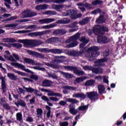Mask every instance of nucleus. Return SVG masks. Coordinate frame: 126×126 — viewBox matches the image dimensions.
Listing matches in <instances>:
<instances>
[{"instance_id": "obj_29", "label": "nucleus", "mask_w": 126, "mask_h": 126, "mask_svg": "<svg viewBox=\"0 0 126 126\" xmlns=\"http://www.w3.org/2000/svg\"><path fill=\"white\" fill-rule=\"evenodd\" d=\"M77 14V10H68V16H72V18L73 19V17L75 16V15Z\"/></svg>"}, {"instance_id": "obj_9", "label": "nucleus", "mask_w": 126, "mask_h": 126, "mask_svg": "<svg viewBox=\"0 0 126 126\" xmlns=\"http://www.w3.org/2000/svg\"><path fill=\"white\" fill-rule=\"evenodd\" d=\"M77 5L79 6V9H80L81 11H85V7L87 8H91V5L88 3H86L85 4L82 3H78Z\"/></svg>"}, {"instance_id": "obj_11", "label": "nucleus", "mask_w": 126, "mask_h": 126, "mask_svg": "<svg viewBox=\"0 0 126 126\" xmlns=\"http://www.w3.org/2000/svg\"><path fill=\"white\" fill-rule=\"evenodd\" d=\"M18 42L20 43H23L24 47H28V46H33V40L32 39H24L19 40Z\"/></svg>"}, {"instance_id": "obj_17", "label": "nucleus", "mask_w": 126, "mask_h": 126, "mask_svg": "<svg viewBox=\"0 0 126 126\" xmlns=\"http://www.w3.org/2000/svg\"><path fill=\"white\" fill-rule=\"evenodd\" d=\"M48 96H50L51 97H54L55 96H56L57 97H63V95L60 93H55L53 91H48V94H47Z\"/></svg>"}, {"instance_id": "obj_44", "label": "nucleus", "mask_w": 126, "mask_h": 126, "mask_svg": "<svg viewBox=\"0 0 126 126\" xmlns=\"http://www.w3.org/2000/svg\"><path fill=\"white\" fill-rule=\"evenodd\" d=\"M63 89H67V90H76V88H74L73 87L69 86H63Z\"/></svg>"}, {"instance_id": "obj_34", "label": "nucleus", "mask_w": 126, "mask_h": 126, "mask_svg": "<svg viewBox=\"0 0 126 126\" xmlns=\"http://www.w3.org/2000/svg\"><path fill=\"white\" fill-rule=\"evenodd\" d=\"M93 72H94V73L101 74V73H103V69L101 68H94L93 69Z\"/></svg>"}, {"instance_id": "obj_63", "label": "nucleus", "mask_w": 126, "mask_h": 126, "mask_svg": "<svg viewBox=\"0 0 126 126\" xmlns=\"http://www.w3.org/2000/svg\"><path fill=\"white\" fill-rule=\"evenodd\" d=\"M19 104L20 106H21L22 107H25L26 106V103H25V101L23 100H20L19 101Z\"/></svg>"}, {"instance_id": "obj_7", "label": "nucleus", "mask_w": 126, "mask_h": 126, "mask_svg": "<svg viewBox=\"0 0 126 126\" xmlns=\"http://www.w3.org/2000/svg\"><path fill=\"white\" fill-rule=\"evenodd\" d=\"M27 52L29 55L32 56V57H36V58H40V59H45V55L44 54L31 50H27Z\"/></svg>"}, {"instance_id": "obj_30", "label": "nucleus", "mask_w": 126, "mask_h": 126, "mask_svg": "<svg viewBox=\"0 0 126 126\" xmlns=\"http://www.w3.org/2000/svg\"><path fill=\"white\" fill-rule=\"evenodd\" d=\"M49 53H53V54H62L63 50L58 49H49Z\"/></svg>"}, {"instance_id": "obj_32", "label": "nucleus", "mask_w": 126, "mask_h": 126, "mask_svg": "<svg viewBox=\"0 0 126 126\" xmlns=\"http://www.w3.org/2000/svg\"><path fill=\"white\" fill-rule=\"evenodd\" d=\"M42 44H44V42L41 40H32V46H40Z\"/></svg>"}, {"instance_id": "obj_33", "label": "nucleus", "mask_w": 126, "mask_h": 126, "mask_svg": "<svg viewBox=\"0 0 126 126\" xmlns=\"http://www.w3.org/2000/svg\"><path fill=\"white\" fill-rule=\"evenodd\" d=\"M97 88L98 89V93L99 94H103L105 92V87L102 85H99L97 87Z\"/></svg>"}, {"instance_id": "obj_46", "label": "nucleus", "mask_w": 126, "mask_h": 126, "mask_svg": "<svg viewBox=\"0 0 126 126\" xmlns=\"http://www.w3.org/2000/svg\"><path fill=\"white\" fill-rule=\"evenodd\" d=\"M102 1L100 0H95L94 1H93L92 2V4L93 5H97L98 4H101L102 3Z\"/></svg>"}, {"instance_id": "obj_41", "label": "nucleus", "mask_w": 126, "mask_h": 126, "mask_svg": "<svg viewBox=\"0 0 126 126\" xmlns=\"http://www.w3.org/2000/svg\"><path fill=\"white\" fill-rule=\"evenodd\" d=\"M88 109V105H81L78 108V111H86Z\"/></svg>"}, {"instance_id": "obj_20", "label": "nucleus", "mask_w": 126, "mask_h": 126, "mask_svg": "<svg viewBox=\"0 0 126 126\" xmlns=\"http://www.w3.org/2000/svg\"><path fill=\"white\" fill-rule=\"evenodd\" d=\"M52 7L54 9L57 10V11H60V9H63V8H64V7H66V5L63 4H54L53 5Z\"/></svg>"}, {"instance_id": "obj_40", "label": "nucleus", "mask_w": 126, "mask_h": 126, "mask_svg": "<svg viewBox=\"0 0 126 126\" xmlns=\"http://www.w3.org/2000/svg\"><path fill=\"white\" fill-rule=\"evenodd\" d=\"M56 26H57L56 25L50 24V25L43 26L42 27V28H43V29H50V28H54V27H56Z\"/></svg>"}, {"instance_id": "obj_12", "label": "nucleus", "mask_w": 126, "mask_h": 126, "mask_svg": "<svg viewBox=\"0 0 126 126\" xmlns=\"http://www.w3.org/2000/svg\"><path fill=\"white\" fill-rule=\"evenodd\" d=\"M86 94L88 98L91 99V100H95V99H97V98H98V93L97 92L87 93Z\"/></svg>"}, {"instance_id": "obj_16", "label": "nucleus", "mask_w": 126, "mask_h": 126, "mask_svg": "<svg viewBox=\"0 0 126 126\" xmlns=\"http://www.w3.org/2000/svg\"><path fill=\"white\" fill-rule=\"evenodd\" d=\"M4 58L5 59H7V60H9V61H10L11 62H16L15 59L13 58L12 56L10 55V53L8 51H5L4 54Z\"/></svg>"}, {"instance_id": "obj_51", "label": "nucleus", "mask_w": 126, "mask_h": 126, "mask_svg": "<svg viewBox=\"0 0 126 126\" xmlns=\"http://www.w3.org/2000/svg\"><path fill=\"white\" fill-rule=\"evenodd\" d=\"M11 47H15V48H21L22 47V45L20 43H13L11 44Z\"/></svg>"}, {"instance_id": "obj_38", "label": "nucleus", "mask_w": 126, "mask_h": 126, "mask_svg": "<svg viewBox=\"0 0 126 126\" xmlns=\"http://www.w3.org/2000/svg\"><path fill=\"white\" fill-rule=\"evenodd\" d=\"M29 16L28 15V10H25L21 14V17L22 18H27Z\"/></svg>"}, {"instance_id": "obj_23", "label": "nucleus", "mask_w": 126, "mask_h": 126, "mask_svg": "<svg viewBox=\"0 0 126 126\" xmlns=\"http://www.w3.org/2000/svg\"><path fill=\"white\" fill-rule=\"evenodd\" d=\"M52 84H53V82L48 80H45L42 82V86L44 87H50Z\"/></svg>"}, {"instance_id": "obj_60", "label": "nucleus", "mask_w": 126, "mask_h": 126, "mask_svg": "<svg viewBox=\"0 0 126 126\" xmlns=\"http://www.w3.org/2000/svg\"><path fill=\"white\" fill-rule=\"evenodd\" d=\"M29 32H31V31H29V30L20 31L16 32H15V33L22 34L23 33H29Z\"/></svg>"}, {"instance_id": "obj_15", "label": "nucleus", "mask_w": 126, "mask_h": 126, "mask_svg": "<svg viewBox=\"0 0 126 126\" xmlns=\"http://www.w3.org/2000/svg\"><path fill=\"white\" fill-rule=\"evenodd\" d=\"M69 112L72 115H76L78 112V109H75V105H73L72 104H71L69 106Z\"/></svg>"}, {"instance_id": "obj_13", "label": "nucleus", "mask_w": 126, "mask_h": 126, "mask_svg": "<svg viewBox=\"0 0 126 126\" xmlns=\"http://www.w3.org/2000/svg\"><path fill=\"white\" fill-rule=\"evenodd\" d=\"M54 21H56V19L54 18H45L39 20V22L40 24H48L51 23V22H54Z\"/></svg>"}, {"instance_id": "obj_39", "label": "nucleus", "mask_w": 126, "mask_h": 126, "mask_svg": "<svg viewBox=\"0 0 126 126\" xmlns=\"http://www.w3.org/2000/svg\"><path fill=\"white\" fill-rule=\"evenodd\" d=\"M28 15L29 16L28 17H33V16H36L37 15V13L28 10Z\"/></svg>"}, {"instance_id": "obj_47", "label": "nucleus", "mask_w": 126, "mask_h": 126, "mask_svg": "<svg viewBox=\"0 0 126 126\" xmlns=\"http://www.w3.org/2000/svg\"><path fill=\"white\" fill-rule=\"evenodd\" d=\"M36 112H37V116L38 117V118L41 117V116H42V114H43V110H42V109L41 108H38L36 110Z\"/></svg>"}, {"instance_id": "obj_37", "label": "nucleus", "mask_w": 126, "mask_h": 126, "mask_svg": "<svg viewBox=\"0 0 126 126\" xmlns=\"http://www.w3.org/2000/svg\"><path fill=\"white\" fill-rule=\"evenodd\" d=\"M105 22V18H104V16L100 15L99 17L96 20V23H103Z\"/></svg>"}, {"instance_id": "obj_22", "label": "nucleus", "mask_w": 126, "mask_h": 126, "mask_svg": "<svg viewBox=\"0 0 126 126\" xmlns=\"http://www.w3.org/2000/svg\"><path fill=\"white\" fill-rule=\"evenodd\" d=\"M59 72H60V73L63 75V77H65L67 79L73 77V75L70 73L63 72L62 71H59Z\"/></svg>"}, {"instance_id": "obj_14", "label": "nucleus", "mask_w": 126, "mask_h": 126, "mask_svg": "<svg viewBox=\"0 0 126 126\" xmlns=\"http://www.w3.org/2000/svg\"><path fill=\"white\" fill-rule=\"evenodd\" d=\"M78 24V23H77V22H75L73 24L68 25V27L69 28H74L70 29L69 30V32H74L75 31H77L78 29V26H77Z\"/></svg>"}, {"instance_id": "obj_31", "label": "nucleus", "mask_w": 126, "mask_h": 126, "mask_svg": "<svg viewBox=\"0 0 126 126\" xmlns=\"http://www.w3.org/2000/svg\"><path fill=\"white\" fill-rule=\"evenodd\" d=\"M36 51L40 52V53H50V50L48 48H36Z\"/></svg>"}, {"instance_id": "obj_56", "label": "nucleus", "mask_w": 126, "mask_h": 126, "mask_svg": "<svg viewBox=\"0 0 126 126\" xmlns=\"http://www.w3.org/2000/svg\"><path fill=\"white\" fill-rule=\"evenodd\" d=\"M16 117H17V120L18 121H21L22 120V114L20 113H18L16 114Z\"/></svg>"}, {"instance_id": "obj_19", "label": "nucleus", "mask_w": 126, "mask_h": 126, "mask_svg": "<svg viewBox=\"0 0 126 126\" xmlns=\"http://www.w3.org/2000/svg\"><path fill=\"white\" fill-rule=\"evenodd\" d=\"M95 84H96V81L93 79L87 80L85 83V86H93V87H94Z\"/></svg>"}, {"instance_id": "obj_55", "label": "nucleus", "mask_w": 126, "mask_h": 126, "mask_svg": "<svg viewBox=\"0 0 126 126\" xmlns=\"http://www.w3.org/2000/svg\"><path fill=\"white\" fill-rule=\"evenodd\" d=\"M101 9L100 8H97L94 11L92 12V14H97V13H101Z\"/></svg>"}, {"instance_id": "obj_35", "label": "nucleus", "mask_w": 126, "mask_h": 126, "mask_svg": "<svg viewBox=\"0 0 126 126\" xmlns=\"http://www.w3.org/2000/svg\"><path fill=\"white\" fill-rule=\"evenodd\" d=\"M7 76L10 78V79H11V80H16V79H17V76H15L13 73H8Z\"/></svg>"}, {"instance_id": "obj_27", "label": "nucleus", "mask_w": 126, "mask_h": 126, "mask_svg": "<svg viewBox=\"0 0 126 126\" xmlns=\"http://www.w3.org/2000/svg\"><path fill=\"white\" fill-rule=\"evenodd\" d=\"M1 89L4 93L6 91V84L5 83V79L4 78H1Z\"/></svg>"}, {"instance_id": "obj_48", "label": "nucleus", "mask_w": 126, "mask_h": 126, "mask_svg": "<svg viewBox=\"0 0 126 126\" xmlns=\"http://www.w3.org/2000/svg\"><path fill=\"white\" fill-rule=\"evenodd\" d=\"M64 68L68 69V70H75L76 69V67L71 66H65Z\"/></svg>"}, {"instance_id": "obj_28", "label": "nucleus", "mask_w": 126, "mask_h": 126, "mask_svg": "<svg viewBox=\"0 0 126 126\" xmlns=\"http://www.w3.org/2000/svg\"><path fill=\"white\" fill-rule=\"evenodd\" d=\"M59 41V38L57 37H52L51 38H49L46 41V43H58Z\"/></svg>"}, {"instance_id": "obj_58", "label": "nucleus", "mask_w": 126, "mask_h": 126, "mask_svg": "<svg viewBox=\"0 0 126 126\" xmlns=\"http://www.w3.org/2000/svg\"><path fill=\"white\" fill-rule=\"evenodd\" d=\"M16 18H17V16H12L10 18L7 19L6 20H4L3 21H11L12 20H14V19H16Z\"/></svg>"}, {"instance_id": "obj_53", "label": "nucleus", "mask_w": 126, "mask_h": 126, "mask_svg": "<svg viewBox=\"0 0 126 126\" xmlns=\"http://www.w3.org/2000/svg\"><path fill=\"white\" fill-rule=\"evenodd\" d=\"M67 101L69 102L70 103H72L73 104H75V103H77V100L74 98H67Z\"/></svg>"}, {"instance_id": "obj_59", "label": "nucleus", "mask_w": 126, "mask_h": 126, "mask_svg": "<svg viewBox=\"0 0 126 126\" xmlns=\"http://www.w3.org/2000/svg\"><path fill=\"white\" fill-rule=\"evenodd\" d=\"M33 68H34V69H37L38 70H41V71H46V69L44 67L34 66Z\"/></svg>"}, {"instance_id": "obj_4", "label": "nucleus", "mask_w": 126, "mask_h": 126, "mask_svg": "<svg viewBox=\"0 0 126 126\" xmlns=\"http://www.w3.org/2000/svg\"><path fill=\"white\" fill-rule=\"evenodd\" d=\"M93 31L95 35H100V34H104V32H108V28L103 26H95L94 27Z\"/></svg>"}, {"instance_id": "obj_43", "label": "nucleus", "mask_w": 126, "mask_h": 126, "mask_svg": "<svg viewBox=\"0 0 126 126\" xmlns=\"http://www.w3.org/2000/svg\"><path fill=\"white\" fill-rule=\"evenodd\" d=\"M46 109L48 110L47 113V117L48 118H50L51 117V107H50L49 106L46 105Z\"/></svg>"}, {"instance_id": "obj_25", "label": "nucleus", "mask_w": 126, "mask_h": 126, "mask_svg": "<svg viewBox=\"0 0 126 126\" xmlns=\"http://www.w3.org/2000/svg\"><path fill=\"white\" fill-rule=\"evenodd\" d=\"M65 53L67 54V55H68V56H73L74 57H75L78 55L77 52L74 50H66Z\"/></svg>"}, {"instance_id": "obj_24", "label": "nucleus", "mask_w": 126, "mask_h": 126, "mask_svg": "<svg viewBox=\"0 0 126 126\" xmlns=\"http://www.w3.org/2000/svg\"><path fill=\"white\" fill-rule=\"evenodd\" d=\"M48 8V5L46 4H40L36 6L35 9L36 10H42L43 9H47Z\"/></svg>"}, {"instance_id": "obj_10", "label": "nucleus", "mask_w": 126, "mask_h": 126, "mask_svg": "<svg viewBox=\"0 0 126 126\" xmlns=\"http://www.w3.org/2000/svg\"><path fill=\"white\" fill-rule=\"evenodd\" d=\"M110 42V38L106 36H99L97 38V43L99 44H107Z\"/></svg>"}, {"instance_id": "obj_5", "label": "nucleus", "mask_w": 126, "mask_h": 126, "mask_svg": "<svg viewBox=\"0 0 126 126\" xmlns=\"http://www.w3.org/2000/svg\"><path fill=\"white\" fill-rule=\"evenodd\" d=\"M23 61L25 63H28V64H32V65H38L39 66H42V65H43V64L37 63L36 61L30 58H23Z\"/></svg>"}, {"instance_id": "obj_64", "label": "nucleus", "mask_w": 126, "mask_h": 126, "mask_svg": "<svg viewBox=\"0 0 126 126\" xmlns=\"http://www.w3.org/2000/svg\"><path fill=\"white\" fill-rule=\"evenodd\" d=\"M27 29H33V30H35V29H37V26L30 25L27 27Z\"/></svg>"}, {"instance_id": "obj_62", "label": "nucleus", "mask_w": 126, "mask_h": 126, "mask_svg": "<svg viewBox=\"0 0 126 126\" xmlns=\"http://www.w3.org/2000/svg\"><path fill=\"white\" fill-rule=\"evenodd\" d=\"M49 99L51 100V101H53V102H58V101L60 100L59 98L56 97H49Z\"/></svg>"}, {"instance_id": "obj_42", "label": "nucleus", "mask_w": 126, "mask_h": 126, "mask_svg": "<svg viewBox=\"0 0 126 126\" xmlns=\"http://www.w3.org/2000/svg\"><path fill=\"white\" fill-rule=\"evenodd\" d=\"M23 89H25V90L27 91V92H29L30 93H32L33 92H34V89H33L31 87H29V88H26L25 87H23Z\"/></svg>"}, {"instance_id": "obj_61", "label": "nucleus", "mask_w": 126, "mask_h": 126, "mask_svg": "<svg viewBox=\"0 0 126 126\" xmlns=\"http://www.w3.org/2000/svg\"><path fill=\"white\" fill-rule=\"evenodd\" d=\"M60 126H68V122H63L59 123Z\"/></svg>"}, {"instance_id": "obj_57", "label": "nucleus", "mask_w": 126, "mask_h": 126, "mask_svg": "<svg viewBox=\"0 0 126 126\" xmlns=\"http://www.w3.org/2000/svg\"><path fill=\"white\" fill-rule=\"evenodd\" d=\"M48 75L50 77H52V78H53V79H58L59 78L58 76H57V75L55 73L49 74Z\"/></svg>"}, {"instance_id": "obj_50", "label": "nucleus", "mask_w": 126, "mask_h": 126, "mask_svg": "<svg viewBox=\"0 0 126 126\" xmlns=\"http://www.w3.org/2000/svg\"><path fill=\"white\" fill-rule=\"evenodd\" d=\"M51 1V0H37L35 1V3H41L42 2H45L46 3H48V2H50Z\"/></svg>"}, {"instance_id": "obj_3", "label": "nucleus", "mask_w": 126, "mask_h": 126, "mask_svg": "<svg viewBox=\"0 0 126 126\" xmlns=\"http://www.w3.org/2000/svg\"><path fill=\"white\" fill-rule=\"evenodd\" d=\"M55 59H56V60L52 61L51 63H45L46 65H47V66H49V67H51L52 68H60L61 65L59 64H54V63H63V60H60L59 59H64V56H55Z\"/></svg>"}, {"instance_id": "obj_2", "label": "nucleus", "mask_w": 126, "mask_h": 126, "mask_svg": "<svg viewBox=\"0 0 126 126\" xmlns=\"http://www.w3.org/2000/svg\"><path fill=\"white\" fill-rule=\"evenodd\" d=\"M79 37H80V34L79 33H77L75 35L70 37L69 39L66 41V43H71L67 45L66 47L67 48H73V47L77 46V45H78V42H77L76 40L79 39Z\"/></svg>"}, {"instance_id": "obj_54", "label": "nucleus", "mask_w": 126, "mask_h": 126, "mask_svg": "<svg viewBox=\"0 0 126 126\" xmlns=\"http://www.w3.org/2000/svg\"><path fill=\"white\" fill-rule=\"evenodd\" d=\"M35 95L38 97L39 96H42L43 95V94L42 93H41V92H40V91L37 90H34L33 91Z\"/></svg>"}, {"instance_id": "obj_26", "label": "nucleus", "mask_w": 126, "mask_h": 126, "mask_svg": "<svg viewBox=\"0 0 126 126\" xmlns=\"http://www.w3.org/2000/svg\"><path fill=\"white\" fill-rule=\"evenodd\" d=\"M91 19L89 17H86L84 19L80 21L79 24L80 25H85L87 23H88L90 21Z\"/></svg>"}, {"instance_id": "obj_49", "label": "nucleus", "mask_w": 126, "mask_h": 126, "mask_svg": "<svg viewBox=\"0 0 126 126\" xmlns=\"http://www.w3.org/2000/svg\"><path fill=\"white\" fill-rule=\"evenodd\" d=\"M13 72L15 73H18L19 75H21L22 76H25L26 75V74H25V73L21 72L20 71H17L15 69L13 70Z\"/></svg>"}, {"instance_id": "obj_36", "label": "nucleus", "mask_w": 126, "mask_h": 126, "mask_svg": "<svg viewBox=\"0 0 126 126\" xmlns=\"http://www.w3.org/2000/svg\"><path fill=\"white\" fill-rule=\"evenodd\" d=\"M43 14H45L46 15H56V14H57V12L55 11L48 10L44 12Z\"/></svg>"}, {"instance_id": "obj_8", "label": "nucleus", "mask_w": 126, "mask_h": 126, "mask_svg": "<svg viewBox=\"0 0 126 126\" xmlns=\"http://www.w3.org/2000/svg\"><path fill=\"white\" fill-rule=\"evenodd\" d=\"M11 65L15 66V67H18V68H21L22 70L26 71V72H30L31 71L29 69H26L25 66L22 64H20L17 63H11Z\"/></svg>"}, {"instance_id": "obj_18", "label": "nucleus", "mask_w": 126, "mask_h": 126, "mask_svg": "<svg viewBox=\"0 0 126 126\" xmlns=\"http://www.w3.org/2000/svg\"><path fill=\"white\" fill-rule=\"evenodd\" d=\"M107 60H108L106 58L101 59H99L97 61V62H95V66H100V65H102L103 63L107 62Z\"/></svg>"}, {"instance_id": "obj_52", "label": "nucleus", "mask_w": 126, "mask_h": 126, "mask_svg": "<svg viewBox=\"0 0 126 126\" xmlns=\"http://www.w3.org/2000/svg\"><path fill=\"white\" fill-rule=\"evenodd\" d=\"M4 1H5V2H6L4 3L5 6H6L7 8H10V6H9V4H11V2L10 1V0H4Z\"/></svg>"}, {"instance_id": "obj_21", "label": "nucleus", "mask_w": 126, "mask_h": 126, "mask_svg": "<svg viewBox=\"0 0 126 126\" xmlns=\"http://www.w3.org/2000/svg\"><path fill=\"white\" fill-rule=\"evenodd\" d=\"M70 22V20L67 18H64L61 20H59L56 23H59V24H67Z\"/></svg>"}, {"instance_id": "obj_1", "label": "nucleus", "mask_w": 126, "mask_h": 126, "mask_svg": "<svg viewBox=\"0 0 126 126\" xmlns=\"http://www.w3.org/2000/svg\"><path fill=\"white\" fill-rule=\"evenodd\" d=\"M79 40L83 42L80 45L81 54L86 53L85 56L87 58H95V57H98L100 55L99 52H97V51H99V47L97 46L91 47L88 49V51L86 52L87 48L85 47V45L89 42V39L83 36L80 38Z\"/></svg>"}, {"instance_id": "obj_6", "label": "nucleus", "mask_w": 126, "mask_h": 126, "mask_svg": "<svg viewBox=\"0 0 126 126\" xmlns=\"http://www.w3.org/2000/svg\"><path fill=\"white\" fill-rule=\"evenodd\" d=\"M48 33H50V31L31 32L28 34V35L30 37H38V36H43V35H45Z\"/></svg>"}, {"instance_id": "obj_45", "label": "nucleus", "mask_w": 126, "mask_h": 126, "mask_svg": "<svg viewBox=\"0 0 126 126\" xmlns=\"http://www.w3.org/2000/svg\"><path fill=\"white\" fill-rule=\"evenodd\" d=\"M4 42H9V43H14L16 40L13 38H5L3 39Z\"/></svg>"}]
</instances>
